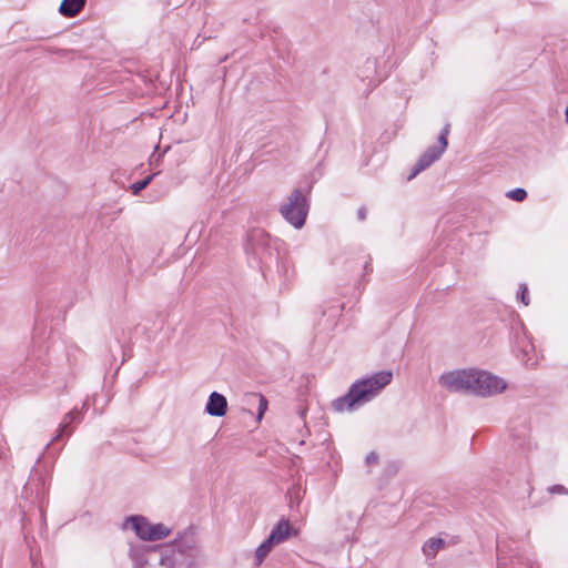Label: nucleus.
<instances>
[{"label": "nucleus", "mask_w": 568, "mask_h": 568, "mask_svg": "<svg viewBox=\"0 0 568 568\" xmlns=\"http://www.w3.org/2000/svg\"><path fill=\"white\" fill-rule=\"evenodd\" d=\"M439 384L448 392H462L481 397L499 394L507 386L500 377L477 369H458L444 373L439 377Z\"/></svg>", "instance_id": "obj_1"}, {"label": "nucleus", "mask_w": 568, "mask_h": 568, "mask_svg": "<svg viewBox=\"0 0 568 568\" xmlns=\"http://www.w3.org/2000/svg\"><path fill=\"white\" fill-rule=\"evenodd\" d=\"M392 379L390 371L377 372L367 378L358 379L351 385L347 394L333 400V408L339 413L352 412L372 400L390 384Z\"/></svg>", "instance_id": "obj_2"}, {"label": "nucleus", "mask_w": 568, "mask_h": 568, "mask_svg": "<svg viewBox=\"0 0 568 568\" xmlns=\"http://www.w3.org/2000/svg\"><path fill=\"white\" fill-rule=\"evenodd\" d=\"M124 528H131L140 539L146 541L161 540L171 534V529L164 524H151L141 515L128 517L124 523Z\"/></svg>", "instance_id": "obj_3"}, {"label": "nucleus", "mask_w": 568, "mask_h": 568, "mask_svg": "<svg viewBox=\"0 0 568 568\" xmlns=\"http://www.w3.org/2000/svg\"><path fill=\"white\" fill-rule=\"evenodd\" d=\"M280 212L291 225L301 229L305 224L308 212V204L303 192L295 189L290 194L287 202L281 206Z\"/></svg>", "instance_id": "obj_4"}, {"label": "nucleus", "mask_w": 568, "mask_h": 568, "mask_svg": "<svg viewBox=\"0 0 568 568\" xmlns=\"http://www.w3.org/2000/svg\"><path fill=\"white\" fill-rule=\"evenodd\" d=\"M173 549L179 556L195 559L200 556V549L192 534H182L173 541Z\"/></svg>", "instance_id": "obj_5"}, {"label": "nucleus", "mask_w": 568, "mask_h": 568, "mask_svg": "<svg viewBox=\"0 0 568 568\" xmlns=\"http://www.w3.org/2000/svg\"><path fill=\"white\" fill-rule=\"evenodd\" d=\"M270 235L261 229L252 230L248 234L247 250L262 257L268 250Z\"/></svg>", "instance_id": "obj_6"}, {"label": "nucleus", "mask_w": 568, "mask_h": 568, "mask_svg": "<svg viewBox=\"0 0 568 568\" xmlns=\"http://www.w3.org/2000/svg\"><path fill=\"white\" fill-rule=\"evenodd\" d=\"M444 151H442L437 145L429 146L417 160L415 163L408 180L414 179L417 174L429 168L435 161H437Z\"/></svg>", "instance_id": "obj_7"}, {"label": "nucleus", "mask_w": 568, "mask_h": 568, "mask_svg": "<svg viewBox=\"0 0 568 568\" xmlns=\"http://www.w3.org/2000/svg\"><path fill=\"white\" fill-rule=\"evenodd\" d=\"M226 397L217 392H212L205 406V413L214 417H222L226 414Z\"/></svg>", "instance_id": "obj_8"}, {"label": "nucleus", "mask_w": 568, "mask_h": 568, "mask_svg": "<svg viewBox=\"0 0 568 568\" xmlns=\"http://www.w3.org/2000/svg\"><path fill=\"white\" fill-rule=\"evenodd\" d=\"M155 550H158L155 547L131 546L129 557L132 560L133 568H146L148 554Z\"/></svg>", "instance_id": "obj_9"}, {"label": "nucleus", "mask_w": 568, "mask_h": 568, "mask_svg": "<svg viewBox=\"0 0 568 568\" xmlns=\"http://www.w3.org/2000/svg\"><path fill=\"white\" fill-rule=\"evenodd\" d=\"M80 413L75 410H71L64 415L62 422L59 425L57 430V435L52 438V440L47 445V448L54 442L60 440L64 435L70 436L73 433V428L70 427L71 423L75 419L80 420Z\"/></svg>", "instance_id": "obj_10"}, {"label": "nucleus", "mask_w": 568, "mask_h": 568, "mask_svg": "<svg viewBox=\"0 0 568 568\" xmlns=\"http://www.w3.org/2000/svg\"><path fill=\"white\" fill-rule=\"evenodd\" d=\"M291 526L287 519L282 518L267 537L275 545L284 542L290 537Z\"/></svg>", "instance_id": "obj_11"}, {"label": "nucleus", "mask_w": 568, "mask_h": 568, "mask_svg": "<svg viewBox=\"0 0 568 568\" xmlns=\"http://www.w3.org/2000/svg\"><path fill=\"white\" fill-rule=\"evenodd\" d=\"M85 1L87 0H62L59 12L67 18H73L83 9Z\"/></svg>", "instance_id": "obj_12"}, {"label": "nucleus", "mask_w": 568, "mask_h": 568, "mask_svg": "<svg viewBox=\"0 0 568 568\" xmlns=\"http://www.w3.org/2000/svg\"><path fill=\"white\" fill-rule=\"evenodd\" d=\"M179 557L173 548L161 550L159 565L162 568H180Z\"/></svg>", "instance_id": "obj_13"}, {"label": "nucleus", "mask_w": 568, "mask_h": 568, "mask_svg": "<svg viewBox=\"0 0 568 568\" xmlns=\"http://www.w3.org/2000/svg\"><path fill=\"white\" fill-rule=\"evenodd\" d=\"M445 545V540L442 538H430L423 545V554L427 558H434L438 550L443 548Z\"/></svg>", "instance_id": "obj_14"}, {"label": "nucleus", "mask_w": 568, "mask_h": 568, "mask_svg": "<svg viewBox=\"0 0 568 568\" xmlns=\"http://www.w3.org/2000/svg\"><path fill=\"white\" fill-rule=\"evenodd\" d=\"M275 544L271 541L268 538H266L257 548L255 551V565L260 566L263 560L267 557V555L271 552Z\"/></svg>", "instance_id": "obj_15"}, {"label": "nucleus", "mask_w": 568, "mask_h": 568, "mask_svg": "<svg viewBox=\"0 0 568 568\" xmlns=\"http://www.w3.org/2000/svg\"><path fill=\"white\" fill-rule=\"evenodd\" d=\"M304 497V490L300 485L292 486L287 491L288 506L291 508L298 507Z\"/></svg>", "instance_id": "obj_16"}, {"label": "nucleus", "mask_w": 568, "mask_h": 568, "mask_svg": "<svg viewBox=\"0 0 568 568\" xmlns=\"http://www.w3.org/2000/svg\"><path fill=\"white\" fill-rule=\"evenodd\" d=\"M449 129H450V124L447 123L443 130L440 131L439 133V136H438V144L437 148H439L442 151L445 152L447 145H448V141H447V135L449 134Z\"/></svg>", "instance_id": "obj_17"}, {"label": "nucleus", "mask_w": 568, "mask_h": 568, "mask_svg": "<svg viewBox=\"0 0 568 568\" xmlns=\"http://www.w3.org/2000/svg\"><path fill=\"white\" fill-rule=\"evenodd\" d=\"M506 196L514 201L521 202L527 197V192L525 189L516 187L514 190L508 191Z\"/></svg>", "instance_id": "obj_18"}, {"label": "nucleus", "mask_w": 568, "mask_h": 568, "mask_svg": "<svg viewBox=\"0 0 568 568\" xmlns=\"http://www.w3.org/2000/svg\"><path fill=\"white\" fill-rule=\"evenodd\" d=\"M152 181V176H148L141 181H138L133 184H131L130 189L134 195L139 194L142 190H144L150 182Z\"/></svg>", "instance_id": "obj_19"}, {"label": "nucleus", "mask_w": 568, "mask_h": 568, "mask_svg": "<svg viewBox=\"0 0 568 568\" xmlns=\"http://www.w3.org/2000/svg\"><path fill=\"white\" fill-rule=\"evenodd\" d=\"M254 397H256L258 399V412H257V417L258 419L262 418V416L264 415V413L266 412L267 409V400L266 398L261 395V394H255Z\"/></svg>", "instance_id": "obj_20"}, {"label": "nucleus", "mask_w": 568, "mask_h": 568, "mask_svg": "<svg viewBox=\"0 0 568 568\" xmlns=\"http://www.w3.org/2000/svg\"><path fill=\"white\" fill-rule=\"evenodd\" d=\"M528 288H527V285L521 283L519 285V297H520V301L524 303V305H528L529 304V300H528Z\"/></svg>", "instance_id": "obj_21"}, {"label": "nucleus", "mask_w": 568, "mask_h": 568, "mask_svg": "<svg viewBox=\"0 0 568 568\" xmlns=\"http://www.w3.org/2000/svg\"><path fill=\"white\" fill-rule=\"evenodd\" d=\"M548 491L550 494H567L568 495V489L562 485H554L548 488Z\"/></svg>", "instance_id": "obj_22"}, {"label": "nucleus", "mask_w": 568, "mask_h": 568, "mask_svg": "<svg viewBox=\"0 0 568 568\" xmlns=\"http://www.w3.org/2000/svg\"><path fill=\"white\" fill-rule=\"evenodd\" d=\"M367 466L376 465L378 463V455L375 452H371L365 459Z\"/></svg>", "instance_id": "obj_23"}, {"label": "nucleus", "mask_w": 568, "mask_h": 568, "mask_svg": "<svg viewBox=\"0 0 568 568\" xmlns=\"http://www.w3.org/2000/svg\"><path fill=\"white\" fill-rule=\"evenodd\" d=\"M357 217L359 221H364L366 219V209L364 206L359 207L357 211Z\"/></svg>", "instance_id": "obj_24"}, {"label": "nucleus", "mask_w": 568, "mask_h": 568, "mask_svg": "<svg viewBox=\"0 0 568 568\" xmlns=\"http://www.w3.org/2000/svg\"><path fill=\"white\" fill-rule=\"evenodd\" d=\"M364 270H365V272H366V273L372 272V265H371V263H369V262H366V263H365V265H364Z\"/></svg>", "instance_id": "obj_25"}, {"label": "nucleus", "mask_w": 568, "mask_h": 568, "mask_svg": "<svg viewBox=\"0 0 568 568\" xmlns=\"http://www.w3.org/2000/svg\"><path fill=\"white\" fill-rule=\"evenodd\" d=\"M565 116H566V122L568 123V104H567V108H566V111H565Z\"/></svg>", "instance_id": "obj_26"}]
</instances>
